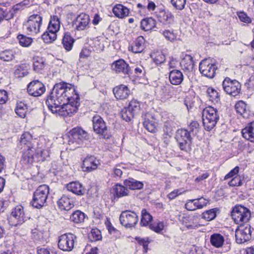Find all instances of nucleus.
<instances>
[{"label": "nucleus", "instance_id": "nucleus-35", "mask_svg": "<svg viewBox=\"0 0 254 254\" xmlns=\"http://www.w3.org/2000/svg\"><path fill=\"white\" fill-rule=\"evenodd\" d=\"M32 140L31 134L28 132H25L22 134L20 143L22 145L26 146L27 149L34 148L33 144L31 143Z\"/></svg>", "mask_w": 254, "mask_h": 254}, {"label": "nucleus", "instance_id": "nucleus-56", "mask_svg": "<svg viewBox=\"0 0 254 254\" xmlns=\"http://www.w3.org/2000/svg\"><path fill=\"white\" fill-rule=\"evenodd\" d=\"M164 88L165 90L164 92L165 95L172 97L175 94L176 91L175 88L172 85L168 84L164 86Z\"/></svg>", "mask_w": 254, "mask_h": 254}, {"label": "nucleus", "instance_id": "nucleus-4", "mask_svg": "<svg viewBox=\"0 0 254 254\" xmlns=\"http://www.w3.org/2000/svg\"><path fill=\"white\" fill-rule=\"evenodd\" d=\"M47 30L42 35V38L46 43H51L57 39V33L60 28V21L58 17H51Z\"/></svg>", "mask_w": 254, "mask_h": 254}, {"label": "nucleus", "instance_id": "nucleus-8", "mask_svg": "<svg viewBox=\"0 0 254 254\" xmlns=\"http://www.w3.org/2000/svg\"><path fill=\"white\" fill-rule=\"evenodd\" d=\"M217 66L209 59H204L200 62L199 65V70L202 75L209 78H213L216 74Z\"/></svg>", "mask_w": 254, "mask_h": 254}, {"label": "nucleus", "instance_id": "nucleus-51", "mask_svg": "<svg viewBox=\"0 0 254 254\" xmlns=\"http://www.w3.org/2000/svg\"><path fill=\"white\" fill-rule=\"evenodd\" d=\"M89 238L92 241H97L101 240L102 236L101 232L97 229H93L89 234Z\"/></svg>", "mask_w": 254, "mask_h": 254}, {"label": "nucleus", "instance_id": "nucleus-24", "mask_svg": "<svg viewBox=\"0 0 254 254\" xmlns=\"http://www.w3.org/2000/svg\"><path fill=\"white\" fill-rule=\"evenodd\" d=\"M242 134L246 139L254 142V121L242 129Z\"/></svg>", "mask_w": 254, "mask_h": 254}, {"label": "nucleus", "instance_id": "nucleus-16", "mask_svg": "<svg viewBox=\"0 0 254 254\" xmlns=\"http://www.w3.org/2000/svg\"><path fill=\"white\" fill-rule=\"evenodd\" d=\"M100 165L99 160L93 155H87L82 160V168L83 171L90 172L97 169Z\"/></svg>", "mask_w": 254, "mask_h": 254}, {"label": "nucleus", "instance_id": "nucleus-64", "mask_svg": "<svg viewBox=\"0 0 254 254\" xmlns=\"http://www.w3.org/2000/svg\"><path fill=\"white\" fill-rule=\"evenodd\" d=\"M91 50L87 48H83L80 53L79 58L86 59L91 54Z\"/></svg>", "mask_w": 254, "mask_h": 254}, {"label": "nucleus", "instance_id": "nucleus-44", "mask_svg": "<svg viewBox=\"0 0 254 254\" xmlns=\"http://www.w3.org/2000/svg\"><path fill=\"white\" fill-rule=\"evenodd\" d=\"M29 0H24L23 1L14 5L10 10L11 16H13L15 14H18V11L23 9L24 7L29 4Z\"/></svg>", "mask_w": 254, "mask_h": 254}, {"label": "nucleus", "instance_id": "nucleus-53", "mask_svg": "<svg viewBox=\"0 0 254 254\" xmlns=\"http://www.w3.org/2000/svg\"><path fill=\"white\" fill-rule=\"evenodd\" d=\"M189 131L190 134L192 135H195L198 132L199 129V125L196 121H193L191 122L189 127Z\"/></svg>", "mask_w": 254, "mask_h": 254}, {"label": "nucleus", "instance_id": "nucleus-13", "mask_svg": "<svg viewBox=\"0 0 254 254\" xmlns=\"http://www.w3.org/2000/svg\"><path fill=\"white\" fill-rule=\"evenodd\" d=\"M223 90L228 94L235 97L241 90V85L236 80H232L229 77H226L222 84Z\"/></svg>", "mask_w": 254, "mask_h": 254}, {"label": "nucleus", "instance_id": "nucleus-3", "mask_svg": "<svg viewBox=\"0 0 254 254\" xmlns=\"http://www.w3.org/2000/svg\"><path fill=\"white\" fill-rule=\"evenodd\" d=\"M49 193V188L47 185L40 186L35 191L31 201L32 205L36 208H41L46 203Z\"/></svg>", "mask_w": 254, "mask_h": 254}, {"label": "nucleus", "instance_id": "nucleus-37", "mask_svg": "<svg viewBox=\"0 0 254 254\" xmlns=\"http://www.w3.org/2000/svg\"><path fill=\"white\" fill-rule=\"evenodd\" d=\"M115 16H128L129 9L121 4H116L113 8Z\"/></svg>", "mask_w": 254, "mask_h": 254}, {"label": "nucleus", "instance_id": "nucleus-46", "mask_svg": "<svg viewBox=\"0 0 254 254\" xmlns=\"http://www.w3.org/2000/svg\"><path fill=\"white\" fill-rule=\"evenodd\" d=\"M217 210V208L207 210L202 213V218L207 221H211L216 217Z\"/></svg>", "mask_w": 254, "mask_h": 254}, {"label": "nucleus", "instance_id": "nucleus-45", "mask_svg": "<svg viewBox=\"0 0 254 254\" xmlns=\"http://www.w3.org/2000/svg\"><path fill=\"white\" fill-rule=\"evenodd\" d=\"M135 115L127 107L124 108L121 112L122 119L126 122L130 121Z\"/></svg>", "mask_w": 254, "mask_h": 254}, {"label": "nucleus", "instance_id": "nucleus-31", "mask_svg": "<svg viewBox=\"0 0 254 254\" xmlns=\"http://www.w3.org/2000/svg\"><path fill=\"white\" fill-rule=\"evenodd\" d=\"M156 21L152 17H147L141 21V28L144 31H149L156 26Z\"/></svg>", "mask_w": 254, "mask_h": 254}, {"label": "nucleus", "instance_id": "nucleus-6", "mask_svg": "<svg viewBox=\"0 0 254 254\" xmlns=\"http://www.w3.org/2000/svg\"><path fill=\"white\" fill-rule=\"evenodd\" d=\"M176 139L182 150L187 152L190 151L192 138L189 130L183 128L178 129L176 133Z\"/></svg>", "mask_w": 254, "mask_h": 254}, {"label": "nucleus", "instance_id": "nucleus-41", "mask_svg": "<svg viewBox=\"0 0 254 254\" xmlns=\"http://www.w3.org/2000/svg\"><path fill=\"white\" fill-rule=\"evenodd\" d=\"M152 220V216L146 211V209H142L141 211L140 225L142 226H146L151 222Z\"/></svg>", "mask_w": 254, "mask_h": 254}, {"label": "nucleus", "instance_id": "nucleus-43", "mask_svg": "<svg viewBox=\"0 0 254 254\" xmlns=\"http://www.w3.org/2000/svg\"><path fill=\"white\" fill-rule=\"evenodd\" d=\"M76 21L78 22L76 25V28L78 30H82L84 29L89 23V17H77Z\"/></svg>", "mask_w": 254, "mask_h": 254}, {"label": "nucleus", "instance_id": "nucleus-54", "mask_svg": "<svg viewBox=\"0 0 254 254\" xmlns=\"http://www.w3.org/2000/svg\"><path fill=\"white\" fill-rule=\"evenodd\" d=\"M93 50L96 53L102 52L104 49V44L100 41V40L96 39L93 43Z\"/></svg>", "mask_w": 254, "mask_h": 254}, {"label": "nucleus", "instance_id": "nucleus-18", "mask_svg": "<svg viewBox=\"0 0 254 254\" xmlns=\"http://www.w3.org/2000/svg\"><path fill=\"white\" fill-rule=\"evenodd\" d=\"M57 203L60 209L65 211L70 210L74 205L73 198L68 194H64Z\"/></svg>", "mask_w": 254, "mask_h": 254}, {"label": "nucleus", "instance_id": "nucleus-32", "mask_svg": "<svg viewBox=\"0 0 254 254\" xmlns=\"http://www.w3.org/2000/svg\"><path fill=\"white\" fill-rule=\"evenodd\" d=\"M74 42V39L71 36L68 32L64 33L62 40V44L64 48L67 51H70L73 47Z\"/></svg>", "mask_w": 254, "mask_h": 254}, {"label": "nucleus", "instance_id": "nucleus-21", "mask_svg": "<svg viewBox=\"0 0 254 254\" xmlns=\"http://www.w3.org/2000/svg\"><path fill=\"white\" fill-rule=\"evenodd\" d=\"M184 78V75L180 70L173 69L169 72V79L172 85H180L183 81Z\"/></svg>", "mask_w": 254, "mask_h": 254}, {"label": "nucleus", "instance_id": "nucleus-17", "mask_svg": "<svg viewBox=\"0 0 254 254\" xmlns=\"http://www.w3.org/2000/svg\"><path fill=\"white\" fill-rule=\"evenodd\" d=\"M112 68L117 73H122L128 75L131 73L129 65L123 59L114 62L112 64Z\"/></svg>", "mask_w": 254, "mask_h": 254}, {"label": "nucleus", "instance_id": "nucleus-26", "mask_svg": "<svg viewBox=\"0 0 254 254\" xmlns=\"http://www.w3.org/2000/svg\"><path fill=\"white\" fill-rule=\"evenodd\" d=\"M124 185L127 188L132 190H140L143 188L144 186L142 182L137 181L133 178L125 180Z\"/></svg>", "mask_w": 254, "mask_h": 254}, {"label": "nucleus", "instance_id": "nucleus-5", "mask_svg": "<svg viewBox=\"0 0 254 254\" xmlns=\"http://www.w3.org/2000/svg\"><path fill=\"white\" fill-rule=\"evenodd\" d=\"M231 216L236 224H248L251 218V212L249 209L241 205H236L232 211Z\"/></svg>", "mask_w": 254, "mask_h": 254}, {"label": "nucleus", "instance_id": "nucleus-12", "mask_svg": "<svg viewBox=\"0 0 254 254\" xmlns=\"http://www.w3.org/2000/svg\"><path fill=\"white\" fill-rule=\"evenodd\" d=\"M94 131L103 138H108L110 134L106 123L99 116H95L92 119Z\"/></svg>", "mask_w": 254, "mask_h": 254}, {"label": "nucleus", "instance_id": "nucleus-59", "mask_svg": "<svg viewBox=\"0 0 254 254\" xmlns=\"http://www.w3.org/2000/svg\"><path fill=\"white\" fill-rule=\"evenodd\" d=\"M228 184L230 187L241 186L243 183L240 177H235L229 182Z\"/></svg>", "mask_w": 254, "mask_h": 254}, {"label": "nucleus", "instance_id": "nucleus-9", "mask_svg": "<svg viewBox=\"0 0 254 254\" xmlns=\"http://www.w3.org/2000/svg\"><path fill=\"white\" fill-rule=\"evenodd\" d=\"M26 220L24 209L21 205H17L11 210L9 222L11 226H17Z\"/></svg>", "mask_w": 254, "mask_h": 254}, {"label": "nucleus", "instance_id": "nucleus-62", "mask_svg": "<svg viewBox=\"0 0 254 254\" xmlns=\"http://www.w3.org/2000/svg\"><path fill=\"white\" fill-rule=\"evenodd\" d=\"M122 168L123 167L120 165H116L114 168L113 171L115 177L120 178L123 174V171Z\"/></svg>", "mask_w": 254, "mask_h": 254}, {"label": "nucleus", "instance_id": "nucleus-58", "mask_svg": "<svg viewBox=\"0 0 254 254\" xmlns=\"http://www.w3.org/2000/svg\"><path fill=\"white\" fill-rule=\"evenodd\" d=\"M207 94L210 96L211 100L212 101L216 100V99H218L219 97L218 92L212 88H209L207 89Z\"/></svg>", "mask_w": 254, "mask_h": 254}, {"label": "nucleus", "instance_id": "nucleus-61", "mask_svg": "<svg viewBox=\"0 0 254 254\" xmlns=\"http://www.w3.org/2000/svg\"><path fill=\"white\" fill-rule=\"evenodd\" d=\"M136 240L137 241L138 244L143 246V249L145 252H147L148 245L149 244V242L147 239L140 238L139 237H137L135 238Z\"/></svg>", "mask_w": 254, "mask_h": 254}, {"label": "nucleus", "instance_id": "nucleus-30", "mask_svg": "<svg viewBox=\"0 0 254 254\" xmlns=\"http://www.w3.org/2000/svg\"><path fill=\"white\" fill-rule=\"evenodd\" d=\"M207 116L208 118L214 120L219 121V116L217 110L211 106L207 107L202 111V117H206Z\"/></svg>", "mask_w": 254, "mask_h": 254}, {"label": "nucleus", "instance_id": "nucleus-14", "mask_svg": "<svg viewBox=\"0 0 254 254\" xmlns=\"http://www.w3.org/2000/svg\"><path fill=\"white\" fill-rule=\"evenodd\" d=\"M42 20V17H29L25 24L28 34L34 35L39 33Z\"/></svg>", "mask_w": 254, "mask_h": 254}, {"label": "nucleus", "instance_id": "nucleus-2", "mask_svg": "<svg viewBox=\"0 0 254 254\" xmlns=\"http://www.w3.org/2000/svg\"><path fill=\"white\" fill-rule=\"evenodd\" d=\"M68 143L73 145V149L82 145L89 139L88 133L80 127H75L68 132Z\"/></svg>", "mask_w": 254, "mask_h": 254}, {"label": "nucleus", "instance_id": "nucleus-23", "mask_svg": "<svg viewBox=\"0 0 254 254\" xmlns=\"http://www.w3.org/2000/svg\"><path fill=\"white\" fill-rule=\"evenodd\" d=\"M66 189L67 190L78 195H83L85 192V190L82 185L77 182H73L69 183L66 186Z\"/></svg>", "mask_w": 254, "mask_h": 254}, {"label": "nucleus", "instance_id": "nucleus-52", "mask_svg": "<svg viewBox=\"0 0 254 254\" xmlns=\"http://www.w3.org/2000/svg\"><path fill=\"white\" fill-rule=\"evenodd\" d=\"M153 61L156 65H161L166 61L165 55L162 53H158L153 58Z\"/></svg>", "mask_w": 254, "mask_h": 254}, {"label": "nucleus", "instance_id": "nucleus-57", "mask_svg": "<svg viewBox=\"0 0 254 254\" xmlns=\"http://www.w3.org/2000/svg\"><path fill=\"white\" fill-rule=\"evenodd\" d=\"M184 191L182 189H176L169 193L167 195V197L170 200H173L176 198L179 195L183 193Z\"/></svg>", "mask_w": 254, "mask_h": 254}, {"label": "nucleus", "instance_id": "nucleus-1", "mask_svg": "<svg viewBox=\"0 0 254 254\" xmlns=\"http://www.w3.org/2000/svg\"><path fill=\"white\" fill-rule=\"evenodd\" d=\"M80 98L75 92L74 86L65 82L56 84L46 104L53 113L59 112L64 117L71 116L76 113L80 106Z\"/></svg>", "mask_w": 254, "mask_h": 254}, {"label": "nucleus", "instance_id": "nucleus-49", "mask_svg": "<svg viewBox=\"0 0 254 254\" xmlns=\"http://www.w3.org/2000/svg\"><path fill=\"white\" fill-rule=\"evenodd\" d=\"M163 35L166 40L174 42L177 39V35L174 30H166L163 32Z\"/></svg>", "mask_w": 254, "mask_h": 254}, {"label": "nucleus", "instance_id": "nucleus-39", "mask_svg": "<svg viewBox=\"0 0 254 254\" xmlns=\"http://www.w3.org/2000/svg\"><path fill=\"white\" fill-rule=\"evenodd\" d=\"M115 195L118 197H121L127 196L129 193V190L127 188L120 184H117L114 188Z\"/></svg>", "mask_w": 254, "mask_h": 254}, {"label": "nucleus", "instance_id": "nucleus-33", "mask_svg": "<svg viewBox=\"0 0 254 254\" xmlns=\"http://www.w3.org/2000/svg\"><path fill=\"white\" fill-rule=\"evenodd\" d=\"M235 109L238 113L244 118H248L249 116V110L246 104L243 101L238 102L235 105Z\"/></svg>", "mask_w": 254, "mask_h": 254}, {"label": "nucleus", "instance_id": "nucleus-11", "mask_svg": "<svg viewBox=\"0 0 254 254\" xmlns=\"http://www.w3.org/2000/svg\"><path fill=\"white\" fill-rule=\"evenodd\" d=\"M252 231L249 224H240L235 231L236 241L238 244H243L250 240Z\"/></svg>", "mask_w": 254, "mask_h": 254}, {"label": "nucleus", "instance_id": "nucleus-20", "mask_svg": "<svg viewBox=\"0 0 254 254\" xmlns=\"http://www.w3.org/2000/svg\"><path fill=\"white\" fill-rule=\"evenodd\" d=\"M145 48V39L142 36L138 37L128 47V50L134 53H141Z\"/></svg>", "mask_w": 254, "mask_h": 254}, {"label": "nucleus", "instance_id": "nucleus-60", "mask_svg": "<svg viewBox=\"0 0 254 254\" xmlns=\"http://www.w3.org/2000/svg\"><path fill=\"white\" fill-rule=\"evenodd\" d=\"M37 254H57L54 249L42 248L37 251Z\"/></svg>", "mask_w": 254, "mask_h": 254}, {"label": "nucleus", "instance_id": "nucleus-29", "mask_svg": "<svg viewBox=\"0 0 254 254\" xmlns=\"http://www.w3.org/2000/svg\"><path fill=\"white\" fill-rule=\"evenodd\" d=\"M180 64L182 67L186 70L192 69L194 65L192 57L190 55H185L180 62Z\"/></svg>", "mask_w": 254, "mask_h": 254}, {"label": "nucleus", "instance_id": "nucleus-36", "mask_svg": "<svg viewBox=\"0 0 254 254\" xmlns=\"http://www.w3.org/2000/svg\"><path fill=\"white\" fill-rule=\"evenodd\" d=\"M202 117L203 126L204 129L207 131H210L213 129L218 121V120L210 119L208 118L207 116L206 117Z\"/></svg>", "mask_w": 254, "mask_h": 254}, {"label": "nucleus", "instance_id": "nucleus-7", "mask_svg": "<svg viewBox=\"0 0 254 254\" xmlns=\"http://www.w3.org/2000/svg\"><path fill=\"white\" fill-rule=\"evenodd\" d=\"M76 238L72 233L64 234L59 238L58 247L63 251L70 252L74 248Z\"/></svg>", "mask_w": 254, "mask_h": 254}, {"label": "nucleus", "instance_id": "nucleus-48", "mask_svg": "<svg viewBox=\"0 0 254 254\" xmlns=\"http://www.w3.org/2000/svg\"><path fill=\"white\" fill-rule=\"evenodd\" d=\"M192 200L193 202V205L196 207V209L202 208L203 207L205 206L208 202V200L203 197Z\"/></svg>", "mask_w": 254, "mask_h": 254}, {"label": "nucleus", "instance_id": "nucleus-22", "mask_svg": "<svg viewBox=\"0 0 254 254\" xmlns=\"http://www.w3.org/2000/svg\"><path fill=\"white\" fill-rule=\"evenodd\" d=\"M113 92L116 98L120 100L126 99L129 94L128 87L122 84L114 87Z\"/></svg>", "mask_w": 254, "mask_h": 254}, {"label": "nucleus", "instance_id": "nucleus-42", "mask_svg": "<svg viewBox=\"0 0 254 254\" xmlns=\"http://www.w3.org/2000/svg\"><path fill=\"white\" fill-rule=\"evenodd\" d=\"M14 58V54L12 51L6 50L0 52V60L4 62H10Z\"/></svg>", "mask_w": 254, "mask_h": 254}, {"label": "nucleus", "instance_id": "nucleus-50", "mask_svg": "<svg viewBox=\"0 0 254 254\" xmlns=\"http://www.w3.org/2000/svg\"><path fill=\"white\" fill-rule=\"evenodd\" d=\"M173 123L171 121H166L164 123L163 131L164 135L171 136V132L173 131Z\"/></svg>", "mask_w": 254, "mask_h": 254}, {"label": "nucleus", "instance_id": "nucleus-34", "mask_svg": "<svg viewBox=\"0 0 254 254\" xmlns=\"http://www.w3.org/2000/svg\"><path fill=\"white\" fill-rule=\"evenodd\" d=\"M27 106L24 101H18L15 109L16 114L20 118H24L27 112Z\"/></svg>", "mask_w": 254, "mask_h": 254}, {"label": "nucleus", "instance_id": "nucleus-15", "mask_svg": "<svg viewBox=\"0 0 254 254\" xmlns=\"http://www.w3.org/2000/svg\"><path fill=\"white\" fill-rule=\"evenodd\" d=\"M46 91L45 85L38 80H35L30 82L27 85L28 94L34 97H39Z\"/></svg>", "mask_w": 254, "mask_h": 254}, {"label": "nucleus", "instance_id": "nucleus-25", "mask_svg": "<svg viewBox=\"0 0 254 254\" xmlns=\"http://www.w3.org/2000/svg\"><path fill=\"white\" fill-rule=\"evenodd\" d=\"M35 149H27L24 151L21 162L25 165L32 164L34 161V154L35 153Z\"/></svg>", "mask_w": 254, "mask_h": 254}, {"label": "nucleus", "instance_id": "nucleus-28", "mask_svg": "<svg viewBox=\"0 0 254 254\" xmlns=\"http://www.w3.org/2000/svg\"><path fill=\"white\" fill-rule=\"evenodd\" d=\"M45 66V59L43 57L35 56L33 58V68L36 72L41 73Z\"/></svg>", "mask_w": 254, "mask_h": 254}, {"label": "nucleus", "instance_id": "nucleus-63", "mask_svg": "<svg viewBox=\"0 0 254 254\" xmlns=\"http://www.w3.org/2000/svg\"><path fill=\"white\" fill-rule=\"evenodd\" d=\"M239 167L238 166L235 167L229 173L225 175L224 177V180H227L228 179L233 177L234 176L236 175L239 173Z\"/></svg>", "mask_w": 254, "mask_h": 254}, {"label": "nucleus", "instance_id": "nucleus-10", "mask_svg": "<svg viewBox=\"0 0 254 254\" xmlns=\"http://www.w3.org/2000/svg\"><path fill=\"white\" fill-rule=\"evenodd\" d=\"M120 221L122 226L127 228L134 227L138 221L137 215L129 210L123 211L120 216Z\"/></svg>", "mask_w": 254, "mask_h": 254}, {"label": "nucleus", "instance_id": "nucleus-38", "mask_svg": "<svg viewBox=\"0 0 254 254\" xmlns=\"http://www.w3.org/2000/svg\"><path fill=\"white\" fill-rule=\"evenodd\" d=\"M85 214L80 210H76L70 216V220L74 223H81L84 221Z\"/></svg>", "mask_w": 254, "mask_h": 254}, {"label": "nucleus", "instance_id": "nucleus-55", "mask_svg": "<svg viewBox=\"0 0 254 254\" xmlns=\"http://www.w3.org/2000/svg\"><path fill=\"white\" fill-rule=\"evenodd\" d=\"M172 5L178 9H182L184 8L186 0H171Z\"/></svg>", "mask_w": 254, "mask_h": 254}, {"label": "nucleus", "instance_id": "nucleus-27", "mask_svg": "<svg viewBox=\"0 0 254 254\" xmlns=\"http://www.w3.org/2000/svg\"><path fill=\"white\" fill-rule=\"evenodd\" d=\"M211 244L216 248H221L224 243V238L220 234L214 233L210 236Z\"/></svg>", "mask_w": 254, "mask_h": 254}, {"label": "nucleus", "instance_id": "nucleus-47", "mask_svg": "<svg viewBox=\"0 0 254 254\" xmlns=\"http://www.w3.org/2000/svg\"><path fill=\"white\" fill-rule=\"evenodd\" d=\"M127 108L132 112V113L136 115L140 111V103L135 99H132L130 101Z\"/></svg>", "mask_w": 254, "mask_h": 254}, {"label": "nucleus", "instance_id": "nucleus-40", "mask_svg": "<svg viewBox=\"0 0 254 254\" xmlns=\"http://www.w3.org/2000/svg\"><path fill=\"white\" fill-rule=\"evenodd\" d=\"M17 38L20 45L23 47H29L33 42V40L32 38L27 37L23 34L18 35Z\"/></svg>", "mask_w": 254, "mask_h": 254}, {"label": "nucleus", "instance_id": "nucleus-19", "mask_svg": "<svg viewBox=\"0 0 254 254\" xmlns=\"http://www.w3.org/2000/svg\"><path fill=\"white\" fill-rule=\"evenodd\" d=\"M143 118L144 127L150 132H155L157 130V123L153 117L150 114L146 113L143 116Z\"/></svg>", "mask_w": 254, "mask_h": 254}]
</instances>
